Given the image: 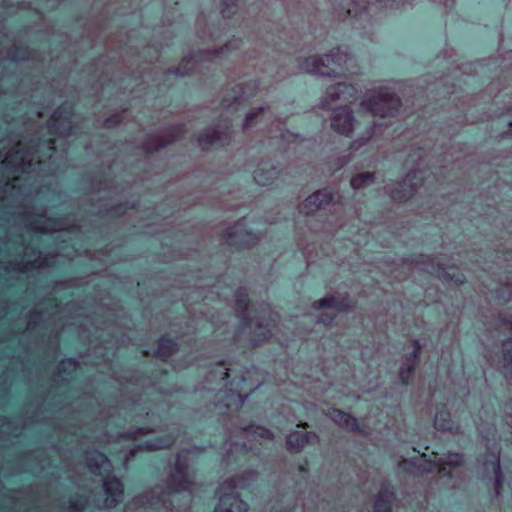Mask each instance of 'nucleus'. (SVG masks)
I'll list each match as a JSON object with an SVG mask.
<instances>
[{"label": "nucleus", "mask_w": 512, "mask_h": 512, "mask_svg": "<svg viewBox=\"0 0 512 512\" xmlns=\"http://www.w3.org/2000/svg\"><path fill=\"white\" fill-rule=\"evenodd\" d=\"M313 307L317 310L332 308L337 311H341L346 309L347 305L344 303V301H339L335 297H326L315 301L313 303Z\"/></svg>", "instance_id": "nucleus-30"}, {"label": "nucleus", "mask_w": 512, "mask_h": 512, "mask_svg": "<svg viewBox=\"0 0 512 512\" xmlns=\"http://www.w3.org/2000/svg\"><path fill=\"white\" fill-rule=\"evenodd\" d=\"M153 501H154L155 504L160 503L161 502L160 496L153 497Z\"/></svg>", "instance_id": "nucleus-56"}, {"label": "nucleus", "mask_w": 512, "mask_h": 512, "mask_svg": "<svg viewBox=\"0 0 512 512\" xmlns=\"http://www.w3.org/2000/svg\"><path fill=\"white\" fill-rule=\"evenodd\" d=\"M40 315H41V313H40V312H38V311H34V312L32 313V318H38V317H40Z\"/></svg>", "instance_id": "nucleus-54"}, {"label": "nucleus", "mask_w": 512, "mask_h": 512, "mask_svg": "<svg viewBox=\"0 0 512 512\" xmlns=\"http://www.w3.org/2000/svg\"><path fill=\"white\" fill-rule=\"evenodd\" d=\"M178 350L179 344L174 338H171L168 335H162L156 341V350L154 351L153 354L161 361L166 362L175 353H177Z\"/></svg>", "instance_id": "nucleus-16"}, {"label": "nucleus", "mask_w": 512, "mask_h": 512, "mask_svg": "<svg viewBox=\"0 0 512 512\" xmlns=\"http://www.w3.org/2000/svg\"><path fill=\"white\" fill-rule=\"evenodd\" d=\"M317 439L315 433H303V432H293L287 436V446L290 451L299 452L304 446L310 442H314Z\"/></svg>", "instance_id": "nucleus-22"}, {"label": "nucleus", "mask_w": 512, "mask_h": 512, "mask_svg": "<svg viewBox=\"0 0 512 512\" xmlns=\"http://www.w3.org/2000/svg\"><path fill=\"white\" fill-rule=\"evenodd\" d=\"M239 0H220L221 15L223 18H232L238 9Z\"/></svg>", "instance_id": "nucleus-33"}, {"label": "nucleus", "mask_w": 512, "mask_h": 512, "mask_svg": "<svg viewBox=\"0 0 512 512\" xmlns=\"http://www.w3.org/2000/svg\"><path fill=\"white\" fill-rule=\"evenodd\" d=\"M185 132V125L183 123L173 124L169 127L170 137L169 140H172V143L178 139H180Z\"/></svg>", "instance_id": "nucleus-41"}, {"label": "nucleus", "mask_w": 512, "mask_h": 512, "mask_svg": "<svg viewBox=\"0 0 512 512\" xmlns=\"http://www.w3.org/2000/svg\"><path fill=\"white\" fill-rule=\"evenodd\" d=\"M170 144H172V140H169V138L150 136L139 146V148L146 154H152L166 148Z\"/></svg>", "instance_id": "nucleus-26"}, {"label": "nucleus", "mask_w": 512, "mask_h": 512, "mask_svg": "<svg viewBox=\"0 0 512 512\" xmlns=\"http://www.w3.org/2000/svg\"><path fill=\"white\" fill-rule=\"evenodd\" d=\"M149 432H150V430H146L144 428H138L135 431H131V432L124 434L123 437L125 439H136L138 434H145V433H149Z\"/></svg>", "instance_id": "nucleus-45"}, {"label": "nucleus", "mask_w": 512, "mask_h": 512, "mask_svg": "<svg viewBox=\"0 0 512 512\" xmlns=\"http://www.w3.org/2000/svg\"><path fill=\"white\" fill-rule=\"evenodd\" d=\"M73 107L69 103L59 105L48 121L49 134L53 136H68L71 134L73 125Z\"/></svg>", "instance_id": "nucleus-7"}, {"label": "nucleus", "mask_w": 512, "mask_h": 512, "mask_svg": "<svg viewBox=\"0 0 512 512\" xmlns=\"http://www.w3.org/2000/svg\"><path fill=\"white\" fill-rule=\"evenodd\" d=\"M269 137L271 139L279 138L283 144H287L288 146L296 143L299 140V135L290 132L282 127V123L277 121L272 124L269 130Z\"/></svg>", "instance_id": "nucleus-24"}, {"label": "nucleus", "mask_w": 512, "mask_h": 512, "mask_svg": "<svg viewBox=\"0 0 512 512\" xmlns=\"http://www.w3.org/2000/svg\"><path fill=\"white\" fill-rule=\"evenodd\" d=\"M413 350L406 359V364L400 368L399 376L402 384L407 385L410 380L411 373L414 371L419 354L421 352V345L418 340L412 342Z\"/></svg>", "instance_id": "nucleus-20"}, {"label": "nucleus", "mask_w": 512, "mask_h": 512, "mask_svg": "<svg viewBox=\"0 0 512 512\" xmlns=\"http://www.w3.org/2000/svg\"><path fill=\"white\" fill-rule=\"evenodd\" d=\"M61 364L66 366L67 368L75 369L77 366V361L74 358L69 357V358L62 360Z\"/></svg>", "instance_id": "nucleus-48"}, {"label": "nucleus", "mask_w": 512, "mask_h": 512, "mask_svg": "<svg viewBox=\"0 0 512 512\" xmlns=\"http://www.w3.org/2000/svg\"><path fill=\"white\" fill-rule=\"evenodd\" d=\"M358 89L350 84L338 82L326 89L325 95L321 98V108L334 109L337 101L352 102L356 99Z\"/></svg>", "instance_id": "nucleus-8"}, {"label": "nucleus", "mask_w": 512, "mask_h": 512, "mask_svg": "<svg viewBox=\"0 0 512 512\" xmlns=\"http://www.w3.org/2000/svg\"><path fill=\"white\" fill-rule=\"evenodd\" d=\"M352 61L350 54L338 47L323 57L311 56L301 60L299 69L312 75L337 77L348 70Z\"/></svg>", "instance_id": "nucleus-2"}, {"label": "nucleus", "mask_w": 512, "mask_h": 512, "mask_svg": "<svg viewBox=\"0 0 512 512\" xmlns=\"http://www.w3.org/2000/svg\"><path fill=\"white\" fill-rule=\"evenodd\" d=\"M191 479L189 473L180 474L176 476L175 474H170L167 478V486L171 490V492H182L186 490L187 486L191 484Z\"/></svg>", "instance_id": "nucleus-28"}, {"label": "nucleus", "mask_w": 512, "mask_h": 512, "mask_svg": "<svg viewBox=\"0 0 512 512\" xmlns=\"http://www.w3.org/2000/svg\"><path fill=\"white\" fill-rule=\"evenodd\" d=\"M231 94H228L226 97L223 98L221 101V106L225 109L232 108L234 106L236 107H245L248 102V96L245 94L244 91V85L243 84H237L232 88Z\"/></svg>", "instance_id": "nucleus-21"}, {"label": "nucleus", "mask_w": 512, "mask_h": 512, "mask_svg": "<svg viewBox=\"0 0 512 512\" xmlns=\"http://www.w3.org/2000/svg\"><path fill=\"white\" fill-rule=\"evenodd\" d=\"M38 266H39L38 262L35 260V261L28 262L22 266H19L17 269L21 272H26V271L32 270Z\"/></svg>", "instance_id": "nucleus-47"}, {"label": "nucleus", "mask_w": 512, "mask_h": 512, "mask_svg": "<svg viewBox=\"0 0 512 512\" xmlns=\"http://www.w3.org/2000/svg\"><path fill=\"white\" fill-rule=\"evenodd\" d=\"M261 164L258 163V186H265L269 185L273 182L274 179L277 178L278 172L275 169H272L271 171H268V176L263 175L264 168L260 167Z\"/></svg>", "instance_id": "nucleus-39"}, {"label": "nucleus", "mask_w": 512, "mask_h": 512, "mask_svg": "<svg viewBox=\"0 0 512 512\" xmlns=\"http://www.w3.org/2000/svg\"><path fill=\"white\" fill-rule=\"evenodd\" d=\"M509 126L512 128V122L509 123Z\"/></svg>", "instance_id": "nucleus-60"}, {"label": "nucleus", "mask_w": 512, "mask_h": 512, "mask_svg": "<svg viewBox=\"0 0 512 512\" xmlns=\"http://www.w3.org/2000/svg\"><path fill=\"white\" fill-rule=\"evenodd\" d=\"M367 5V0H343L334 8V11L339 19L345 20L349 17L356 18L360 16L367 9Z\"/></svg>", "instance_id": "nucleus-15"}, {"label": "nucleus", "mask_w": 512, "mask_h": 512, "mask_svg": "<svg viewBox=\"0 0 512 512\" xmlns=\"http://www.w3.org/2000/svg\"><path fill=\"white\" fill-rule=\"evenodd\" d=\"M266 309L270 310V307L267 304H264V303L259 304L258 303V334H257L258 342L260 341V336L262 335V333H260V329L264 326V324L260 321V319H261L260 314L263 311H265ZM278 318L279 317L277 314L269 311V322L274 324L278 320ZM269 325H270V323H267V324H265V327H268Z\"/></svg>", "instance_id": "nucleus-37"}, {"label": "nucleus", "mask_w": 512, "mask_h": 512, "mask_svg": "<svg viewBox=\"0 0 512 512\" xmlns=\"http://www.w3.org/2000/svg\"><path fill=\"white\" fill-rule=\"evenodd\" d=\"M261 111H262V109L258 107V112H257L258 118H259V117H260V115H261Z\"/></svg>", "instance_id": "nucleus-59"}, {"label": "nucleus", "mask_w": 512, "mask_h": 512, "mask_svg": "<svg viewBox=\"0 0 512 512\" xmlns=\"http://www.w3.org/2000/svg\"><path fill=\"white\" fill-rule=\"evenodd\" d=\"M436 461L437 465L458 466L463 462V455L460 453H449Z\"/></svg>", "instance_id": "nucleus-38"}, {"label": "nucleus", "mask_w": 512, "mask_h": 512, "mask_svg": "<svg viewBox=\"0 0 512 512\" xmlns=\"http://www.w3.org/2000/svg\"><path fill=\"white\" fill-rule=\"evenodd\" d=\"M249 451V448L245 442H234L230 446V453L239 452L242 456H245Z\"/></svg>", "instance_id": "nucleus-43"}, {"label": "nucleus", "mask_w": 512, "mask_h": 512, "mask_svg": "<svg viewBox=\"0 0 512 512\" xmlns=\"http://www.w3.org/2000/svg\"><path fill=\"white\" fill-rule=\"evenodd\" d=\"M434 2L447 6L450 2H454V0H434Z\"/></svg>", "instance_id": "nucleus-51"}, {"label": "nucleus", "mask_w": 512, "mask_h": 512, "mask_svg": "<svg viewBox=\"0 0 512 512\" xmlns=\"http://www.w3.org/2000/svg\"><path fill=\"white\" fill-rule=\"evenodd\" d=\"M213 53L214 51L211 50H198L194 55L183 57L178 66L169 70V73L180 77L191 76L196 70V63L202 60L204 56H209Z\"/></svg>", "instance_id": "nucleus-14"}, {"label": "nucleus", "mask_w": 512, "mask_h": 512, "mask_svg": "<svg viewBox=\"0 0 512 512\" xmlns=\"http://www.w3.org/2000/svg\"><path fill=\"white\" fill-rule=\"evenodd\" d=\"M476 427L483 439L488 442L493 441L491 445L487 446V456L483 460V468L485 476L493 478L495 495L498 497L503 485V477L500 466L501 448L497 441H512V425L508 420L497 416L490 407L483 406Z\"/></svg>", "instance_id": "nucleus-1"}, {"label": "nucleus", "mask_w": 512, "mask_h": 512, "mask_svg": "<svg viewBox=\"0 0 512 512\" xmlns=\"http://www.w3.org/2000/svg\"><path fill=\"white\" fill-rule=\"evenodd\" d=\"M394 498L393 491L387 487H382L375 498V512H391Z\"/></svg>", "instance_id": "nucleus-25"}, {"label": "nucleus", "mask_w": 512, "mask_h": 512, "mask_svg": "<svg viewBox=\"0 0 512 512\" xmlns=\"http://www.w3.org/2000/svg\"><path fill=\"white\" fill-rule=\"evenodd\" d=\"M131 208L132 207H129L127 202H118L112 205L111 207L105 209L104 216L122 217L126 214L127 210Z\"/></svg>", "instance_id": "nucleus-35"}, {"label": "nucleus", "mask_w": 512, "mask_h": 512, "mask_svg": "<svg viewBox=\"0 0 512 512\" xmlns=\"http://www.w3.org/2000/svg\"><path fill=\"white\" fill-rule=\"evenodd\" d=\"M496 367L506 379L512 378V339L502 343L501 356L497 360Z\"/></svg>", "instance_id": "nucleus-19"}, {"label": "nucleus", "mask_w": 512, "mask_h": 512, "mask_svg": "<svg viewBox=\"0 0 512 512\" xmlns=\"http://www.w3.org/2000/svg\"><path fill=\"white\" fill-rule=\"evenodd\" d=\"M103 464H109V459L100 451L96 452V457H90L87 459V466L94 474H100Z\"/></svg>", "instance_id": "nucleus-31"}, {"label": "nucleus", "mask_w": 512, "mask_h": 512, "mask_svg": "<svg viewBox=\"0 0 512 512\" xmlns=\"http://www.w3.org/2000/svg\"><path fill=\"white\" fill-rule=\"evenodd\" d=\"M228 135L225 132L213 130H202L195 135L197 143L204 149L207 146L222 143Z\"/></svg>", "instance_id": "nucleus-23"}, {"label": "nucleus", "mask_w": 512, "mask_h": 512, "mask_svg": "<svg viewBox=\"0 0 512 512\" xmlns=\"http://www.w3.org/2000/svg\"><path fill=\"white\" fill-rule=\"evenodd\" d=\"M417 264L422 265L423 269L428 273L435 275L436 277L445 281L453 282L456 285H460L464 282V276L458 271V269L451 267L448 270L444 269L439 264L434 263V259L429 256H422L421 261Z\"/></svg>", "instance_id": "nucleus-9"}, {"label": "nucleus", "mask_w": 512, "mask_h": 512, "mask_svg": "<svg viewBox=\"0 0 512 512\" xmlns=\"http://www.w3.org/2000/svg\"><path fill=\"white\" fill-rule=\"evenodd\" d=\"M331 127L338 133L349 135L353 131L354 117L352 110L348 105L340 106L335 109L331 119Z\"/></svg>", "instance_id": "nucleus-13"}, {"label": "nucleus", "mask_w": 512, "mask_h": 512, "mask_svg": "<svg viewBox=\"0 0 512 512\" xmlns=\"http://www.w3.org/2000/svg\"><path fill=\"white\" fill-rule=\"evenodd\" d=\"M248 503L236 492L222 494L214 508V512H247Z\"/></svg>", "instance_id": "nucleus-12"}, {"label": "nucleus", "mask_w": 512, "mask_h": 512, "mask_svg": "<svg viewBox=\"0 0 512 512\" xmlns=\"http://www.w3.org/2000/svg\"><path fill=\"white\" fill-rule=\"evenodd\" d=\"M334 194L330 188H324L307 197L300 205V212L306 215L312 214L318 209L330 204Z\"/></svg>", "instance_id": "nucleus-11"}, {"label": "nucleus", "mask_w": 512, "mask_h": 512, "mask_svg": "<svg viewBox=\"0 0 512 512\" xmlns=\"http://www.w3.org/2000/svg\"><path fill=\"white\" fill-rule=\"evenodd\" d=\"M257 429H258V435H262V432L265 431V429L260 427L259 425L257 426Z\"/></svg>", "instance_id": "nucleus-58"}, {"label": "nucleus", "mask_w": 512, "mask_h": 512, "mask_svg": "<svg viewBox=\"0 0 512 512\" xmlns=\"http://www.w3.org/2000/svg\"><path fill=\"white\" fill-rule=\"evenodd\" d=\"M330 417L339 426L345 427L351 431H355L358 429L357 419L339 409H333L330 412Z\"/></svg>", "instance_id": "nucleus-27"}, {"label": "nucleus", "mask_w": 512, "mask_h": 512, "mask_svg": "<svg viewBox=\"0 0 512 512\" xmlns=\"http://www.w3.org/2000/svg\"><path fill=\"white\" fill-rule=\"evenodd\" d=\"M70 508L76 512H83L88 506V497L81 494L72 495L69 498Z\"/></svg>", "instance_id": "nucleus-36"}, {"label": "nucleus", "mask_w": 512, "mask_h": 512, "mask_svg": "<svg viewBox=\"0 0 512 512\" xmlns=\"http://www.w3.org/2000/svg\"><path fill=\"white\" fill-rule=\"evenodd\" d=\"M501 328L512 332V314L508 317L502 318Z\"/></svg>", "instance_id": "nucleus-46"}, {"label": "nucleus", "mask_w": 512, "mask_h": 512, "mask_svg": "<svg viewBox=\"0 0 512 512\" xmlns=\"http://www.w3.org/2000/svg\"><path fill=\"white\" fill-rule=\"evenodd\" d=\"M65 218L63 217H57V218H48L46 220V223L53 228L62 229L63 225L65 224Z\"/></svg>", "instance_id": "nucleus-44"}, {"label": "nucleus", "mask_w": 512, "mask_h": 512, "mask_svg": "<svg viewBox=\"0 0 512 512\" xmlns=\"http://www.w3.org/2000/svg\"><path fill=\"white\" fill-rule=\"evenodd\" d=\"M245 377H240L237 381H232L226 386L223 396H221L220 402L225 408L230 411L240 412L245 405L249 393L246 388ZM254 392V389H250V394Z\"/></svg>", "instance_id": "nucleus-5"}, {"label": "nucleus", "mask_w": 512, "mask_h": 512, "mask_svg": "<svg viewBox=\"0 0 512 512\" xmlns=\"http://www.w3.org/2000/svg\"><path fill=\"white\" fill-rule=\"evenodd\" d=\"M423 184V171L417 169L409 172L402 182L387 186L390 197L399 202L408 200Z\"/></svg>", "instance_id": "nucleus-6"}, {"label": "nucleus", "mask_w": 512, "mask_h": 512, "mask_svg": "<svg viewBox=\"0 0 512 512\" xmlns=\"http://www.w3.org/2000/svg\"><path fill=\"white\" fill-rule=\"evenodd\" d=\"M48 305L50 307H57L59 304V301L56 297H50L47 299Z\"/></svg>", "instance_id": "nucleus-50"}, {"label": "nucleus", "mask_w": 512, "mask_h": 512, "mask_svg": "<svg viewBox=\"0 0 512 512\" xmlns=\"http://www.w3.org/2000/svg\"><path fill=\"white\" fill-rule=\"evenodd\" d=\"M189 469L188 460L183 458L181 454H177L175 462L173 463V470L176 476L186 474Z\"/></svg>", "instance_id": "nucleus-40"}, {"label": "nucleus", "mask_w": 512, "mask_h": 512, "mask_svg": "<svg viewBox=\"0 0 512 512\" xmlns=\"http://www.w3.org/2000/svg\"><path fill=\"white\" fill-rule=\"evenodd\" d=\"M319 321L324 323L325 325H330L332 323V317H330L329 319L321 318Z\"/></svg>", "instance_id": "nucleus-52"}, {"label": "nucleus", "mask_w": 512, "mask_h": 512, "mask_svg": "<svg viewBox=\"0 0 512 512\" xmlns=\"http://www.w3.org/2000/svg\"><path fill=\"white\" fill-rule=\"evenodd\" d=\"M122 123V115L119 113L112 114L108 116L105 121L104 125L108 128H114L119 126Z\"/></svg>", "instance_id": "nucleus-42"}, {"label": "nucleus", "mask_w": 512, "mask_h": 512, "mask_svg": "<svg viewBox=\"0 0 512 512\" xmlns=\"http://www.w3.org/2000/svg\"><path fill=\"white\" fill-rule=\"evenodd\" d=\"M235 308L241 314L243 320L247 322L249 326L253 323L256 316L252 315L250 310V299L245 289L239 288L234 293Z\"/></svg>", "instance_id": "nucleus-18"}, {"label": "nucleus", "mask_w": 512, "mask_h": 512, "mask_svg": "<svg viewBox=\"0 0 512 512\" xmlns=\"http://www.w3.org/2000/svg\"><path fill=\"white\" fill-rule=\"evenodd\" d=\"M224 243L236 250L251 247L256 242V233L247 229L246 219L237 220L234 225L225 229L222 233Z\"/></svg>", "instance_id": "nucleus-4"}, {"label": "nucleus", "mask_w": 512, "mask_h": 512, "mask_svg": "<svg viewBox=\"0 0 512 512\" xmlns=\"http://www.w3.org/2000/svg\"><path fill=\"white\" fill-rule=\"evenodd\" d=\"M400 98L387 87H378L368 90L361 107L374 116H391L400 107Z\"/></svg>", "instance_id": "nucleus-3"}, {"label": "nucleus", "mask_w": 512, "mask_h": 512, "mask_svg": "<svg viewBox=\"0 0 512 512\" xmlns=\"http://www.w3.org/2000/svg\"><path fill=\"white\" fill-rule=\"evenodd\" d=\"M250 344L253 347L256 346V339H254L253 336H251V338H250Z\"/></svg>", "instance_id": "nucleus-57"}, {"label": "nucleus", "mask_w": 512, "mask_h": 512, "mask_svg": "<svg viewBox=\"0 0 512 512\" xmlns=\"http://www.w3.org/2000/svg\"><path fill=\"white\" fill-rule=\"evenodd\" d=\"M229 376H230V373H229V369H225V372H224V379H229Z\"/></svg>", "instance_id": "nucleus-55"}, {"label": "nucleus", "mask_w": 512, "mask_h": 512, "mask_svg": "<svg viewBox=\"0 0 512 512\" xmlns=\"http://www.w3.org/2000/svg\"><path fill=\"white\" fill-rule=\"evenodd\" d=\"M254 427H256V422L255 420L252 418L248 424V429L252 430Z\"/></svg>", "instance_id": "nucleus-53"}, {"label": "nucleus", "mask_w": 512, "mask_h": 512, "mask_svg": "<svg viewBox=\"0 0 512 512\" xmlns=\"http://www.w3.org/2000/svg\"><path fill=\"white\" fill-rule=\"evenodd\" d=\"M32 52L27 45H19L11 48L8 54L12 60H27Z\"/></svg>", "instance_id": "nucleus-34"}, {"label": "nucleus", "mask_w": 512, "mask_h": 512, "mask_svg": "<svg viewBox=\"0 0 512 512\" xmlns=\"http://www.w3.org/2000/svg\"><path fill=\"white\" fill-rule=\"evenodd\" d=\"M256 119V109H250L246 116V124L252 123V121Z\"/></svg>", "instance_id": "nucleus-49"}, {"label": "nucleus", "mask_w": 512, "mask_h": 512, "mask_svg": "<svg viewBox=\"0 0 512 512\" xmlns=\"http://www.w3.org/2000/svg\"><path fill=\"white\" fill-rule=\"evenodd\" d=\"M105 502L109 508H114L122 501L124 496V484L115 475H107L103 480Z\"/></svg>", "instance_id": "nucleus-10"}, {"label": "nucleus", "mask_w": 512, "mask_h": 512, "mask_svg": "<svg viewBox=\"0 0 512 512\" xmlns=\"http://www.w3.org/2000/svg\"><path fill=\"white\" fill-rule=\"evenodd\" d=\"M434 426L440 431H453V423L450 417V413L444 406L437 408Z\"/></svg>", "instance_id": "nucleus-29"}, {"label": "nucleus", "mask_w": 512, "mask_h": 512, "mask_svg": "<svg viewBox=\"0 0 512 512\" xmlns=\"http://www.w3.org/2000/svg\"><path fill=\"white\" fill-rule=\"evenodd\" d=\"M172 445V440L168 436H156L147 439L137 445L130 451V455L134 456L139 451L151 452L168 449Z\"/></svg>", "instance_id": "nucleus-17"}, {"label": "nucleus", "mask_w": 512, "mask_h": 512, "mask_svg": "<svg viewBox=\"0 0 512 512\" xmlns=\"http://www.w3.org/2000/svg\"><path fill=\"white\" fill-rule=\"evenodd\" d=\"M374 182V174L371 172L360 173L350 180V185L353 189L358 190L368 186Z\"/></svg>", "instance_id": "nucleus-32"}]
</instances>
